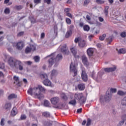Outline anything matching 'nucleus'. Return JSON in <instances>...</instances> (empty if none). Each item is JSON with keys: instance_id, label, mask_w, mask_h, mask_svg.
Returning <instances> with one entry per match:
<instances>
[{"instance_id": "20e7f679", "label": "nucleus", "mask_w": 126, "mask_h": 126, "mask_svg": "<svg viewBox=\"0 0 126 126\" xmlns=\"http://www.w3.org/2000/svg\"><path fill=\"white\" fill-rule=\"evenodd\" d=\"M49 57H52L48 61L50 66H52L54 64L55 61L59 62V61L63 60V55L62 54H58L56 59L55 58V54L54 53L50 55Z\"/></svg>"}, {"instance_id": "338daca9", "label": "nucleus", "mask_w": 126, "mask_h": 126, "mask_svg": "<svg viewBox=\"0 0 126 126\" xmlns=\"http://www.w3.org/2000/svg\"><path fill=\"white\" fill-rule=\"evenodd\" d=\"M86 18L87 19V20H90L91 19L90 16H89V15H87Z\"/></svg>"}, {"instance_id": "39448f33", "label": "nucleus", "mask_w": 126, "mask_h": 126, "mask_svg": "<svg viewBox=\"0 0 126 126\" xmlns=\"http://www.w3.org/2000/svg\"><path fill=\"white\" fill-rule=\"evenodd\" d=\"M40 76L42 79H45L42 82L44 85L49 86L50 87H54V85L52 84V82L48 79V75L46 73L41 74Z\"/></svg>"}, {"instance_id": "a878e982", "label": "nucleus", "mask_w": 126, "mask_h": 126, "mask_svg": "<svg viewBox=\"0 0 126 126\" xmlns=\"http://www.w3.org/2000/svg\"><path fill=\"white\" fill-rule=\"evenodd\" d=\"M72 33V32H71V31L70 30L67 31L65 35V38L69 37V36H70V35H71Z\"/></svg>"}, {"instance_id": "0eeeda50", "label": "nucleus", "mask_w": 126, "mask_h": 126, "mask_svg": "<svg viewBox=\"0 0 126 126\" xmlns=\"http://www.w3.org/2000/svg\"><path fill=\"white\" fill-rule=\"evenodd\" d=\"M70 71L74 73L73 76L77 75V67L73 63H71L70 65Z\"/></svg>"}, {"instance_id": "5fc2aeb1", "label": "nucleus", "mask_w": 126, "mask_h": 126, "mask_svg": "<svg viewBox=\"0 0 126 126\" xmlns=\"http://www.w3.org/2000/svg\"><path fill=\"white\" fill-rule=\"evenodd\" d=\"M34 3L36 4H38V3H41V0H33Z\"/></svg>"}, {"instance_id": "dca6fc26", "label": "nucleus", "mask_w": 126, "mask_h": 126, "mask_svg": "<svg viewBox=\"0 0 126 126\" xmlns=\"http://www.w3.org/2000/svg\"><path fill=\"white\" fill-rule=\"evenodd\" d=\"M70 50L72 54H73V55L75 57V58H76V55L77 54V50H76V48L75 47H72L70 48Z\"/></svg>"}, {"instance_id": "f704fd0d", "label": "nucleus", "mask_w": 126, "mask_h": 126, "mask_svg": "<svg viewBox=\"0 0 126 126\" xmlns=\"http://www.w3.org/2000/svg\"><path fill=\"white\" fill-rule=\"evenodd\" d=\"M90 2V0H85L83 4L84 6H87Z\"/></svg>"}, {"instance_id": "7ed1b4c3", "label": "nucleus", "mask_w": 126, "mask_h": 126, "mask_svg": "<svg viewBox=\"0 0 126 126\" xmlns=\"http://www.w3.org/2000/svg\"><path fill=\"white\" fill-rule=\"evenodd\" d=\"M111 100H112V94H111V92H109V91H107L105 95L101 96L99 98V101L101 104H104V102L109 103Z\"/></svg>"}, {"instance_id": "5701e85b", "label": "nucleus", "mask_w": 126, "mask_h": 126, "mask_svg": "<svg viewBox=\"0 0 126 126\" xmlns=\"http://www.w3.org/2000/svg\"><path fill=\"white\" fill-rule=\"evenodd\" d=\"M121 104L122 106H126V95L122 99Z\"/></svg>"}, {"instance_id": "423d86ee", "label": "nucleus", "mask_w": 126, "mask_h": 126, "mask_svg": "<svg viewBox=\"0 0 126 126\" xmlns=\"http://www.w3.org/2000/svg\"><path fill=\"white\" fill-rule=\"evenodd\" d=\"M75 99L78 100L79 103L81 105L82 104H84L86 102V97L83 96V94L82 93H76L74 95Z\"/></svg>"}, {"instance_id": "6e6552de", "label": "nucleus", "mask_w": 126, "mask_h": 126, "mask_svg": "<svg viewBox=\"0 0 126 126\" xmlns=\"http://www.w3.org/2000/svg\"><path fill=\"white\" fill-rule=\"evenodd\" d=\"M82 79L85 82H86L87 80H88V77L87 76V74L86 73V71H85V68H82Z\"/></svg>"}, {"instance_id": "c9c22d12", "label": "nucleus", "mask_w": 126, "mask_h": 126, "mask_svg": "<svg viewBox=\"0 0 126 126\" xmlns=\"http://www.w3.org/2000/svg\"><path fill=\"white\" fill-rule=\"evenodd\" d=\"M33 59L34 60V62L35 63H39V62H40V57L38 56H35L33 58Z\"/></svg>"}, {"instance_id": "4d7b16f0", "label": "nucleus", "mask_w": 126, "mask_h": 126, "mask_svg": "<svg viewBox=\"0 0 126 126\" xmlns=\"http://www.w3.org/2000/svg\"><path fill=\"white\" fill-rule=\"evenodd\" d=\"M26 119V115H22L21 116V120H25Z\"/></svg>"}, {"instance_id": "cd10ccee", "label": "nucleus", "mask_w": 126, "mask_h": 126, "mask_svg": "<svg viewBox=\"0 0 126 126\" xmlns=\"http://www.w3.org/2000/svg\"><path fill=\"white\" fill-rule=\"evenodd\" d=\"M83 29H84V31H87V32H88V31H89V30H90V27H89V26H88V25H85L83 27Z\"/></svg>"}, {"instance_id": "b1692460", "label": "nucleus", "mask_w": 126, "mask_h": 126, "mask_svg": "<svg viewBox=\"0 0 126 126\" xmlns=\"http://www.w3.org/2000/svg\"><path fill=\"white\" fill-rule=\"evenodd\" d=\"M69 104L70 105H72V106H75V105H76V100L74 99L73 100H70Z\"/></svg>"}, {"instance_id": "2eb2a0df", "label": "nucleus", "mask_w": 126, "mask_h": 126, "mask_svg": "<svg viewBox=\"0 0 126 126\" xmlns=\"http://www.w3.org/2000/svg\"><path fill=\"white\" fill-rule=\"evenodd\" d=\"M54 122L51 121H44L43 122V125L45 126H52Z\"/></svg>"}, {"instance_id": "f8f14e48", "label": "nucleus", "mask_w": 126, "mask_h": 126, "mask_svg": "<svg viewBox=\"0 0 126 126\" xmlns=\"http://www.w3.org/2000/svg\"><path fill=\"white\" fill-rule=\"evenodd\" d=\"M82 61L83 63H84V65L86 66H88L89 65V63H88V60H87V57L86 56H82Z\"/></svg>"}, {"instance_id": "e433bc0d", "label": "nucleus", "mask_w": 126, "mask_h": 126, "mask_svg": "<svg viewBox=\"0 0 126 126\" xmlns=\"http://www.w3.org/2000/svg\"><path fill=\"white\" fill-rule=\"evenodd\" d=\"M105 38H106V34H103L99 36V40L100 41H104Z\"/></svg>"}, {"instance_id": "4c0bfd02", "label": "nucleus", "mask_w": 126, "mask_h": 126, "mask_svg": "<svg viewBox=\"0 0 126 126\" xmlns=\"http://www.w3.org/2000/svg\"><path fill=\"white\" fill-rule=\"evenodd\" d=\"M4 13L5 14H9L10 13V10L8 8H6L4 11Z\"/></svg>"}, {"instance_id": "8fccbe9b", "label": "nucleus", "mask_w": 126, "mask_h": 126, "mask_svg": "<svg viewBox=\"0 0 126 126\" xmlns=\"http://www.w3.org/2000/svg\"><path fill=\"white\" fill-rule=\"evenodd\" d=\"M4 66V63H0V69H3Z\"/></svg>"}, {"instance_id": "a211bd4d", "label": "nucleus", "mask_w": 126, "mask_h": 126, "mask_svg": "<svg viewBox=\"0 0 126 126\" xmlns=\"http://www.w3.org/2000/svg\"><path fill=\"white\" fill-rule=\"evenodd\" d=\"M16 98H17V95L15 94H10L8 96V100H11L12 99H15Z\"/></svg>"}, {"instance_id": "aec40b11", "label": "nucleus", "mask_w": 126, "mask_h": 126, "mask_svg": "<svg viewBox=\"0 0 126 126\" xmlns=\"http://www.w3.org/2000/svg\"><path fill=\"white\" fill-rule=\"evenodd\" d=\"M78 89L81 91H82L85 89V85L84 84H80L78 85Z\"/></svg>"}, {"instance_id": "9d476101", "label": "nucleus", "mask_w": 126, "mask_h": 126, "mask_svg": "<svg viewBox=\"0 0 126 126\" xmlns=\"http://www.w3.org/2000/svg\"><path fill=\"white\" fill-rule=\"evenodd\" d=\"M50 101L53 105H57L60 102V98L59 97H54L51 98Z\"/></svg>"}, {"instance_id": "a19ab883", "label": "nucleus", "mask_w": 126, "mask_h": 126, "mask_svg": "<svg viewBox=\"0 0 126 126\" xmlns=\"http://www.w3.org/2000/svg\"><path fill=\"white\" fill-rule=\"evenodd\" d=\"M125 120H122V121H120L118 125V126H123L124 124H125Z\"/></svg>"}, {"instance_id": "72a5a7b5", "label": "nucleus", "mask_w": 126, "mask_h": 126, "mask_svg": "<svg viewBox=\"0 0 126 126\" xmlns=\"http://www.w3.org/2000/svg\"><path fill=\"white\" fill-rule=\"evenodd\" d=\"M117 94L120 96H124V95H126V93L122 91H118Z\"/></svg>"}, {"instance_id": "6e6d98bb", "label": "nucleus", "mask_w": 126, "mask_h": 126, "mask_svg": "<svg viewBox=\"0 0 126 126\" xmlns=\"http://www.w3.org/2000/svg\"><path fill=\"white\" fill-rule=\"evenodd\" d=\"M95 75V72L94 71H93L91 75H90V76H91V77H92V78H94V76Z\"/></svg>"}, {"instance_id": "bb28decb", "label": "nucleus", "mask_w": 126, "mask_h": 126, "mask_svg": "<svg viewBox=\"0 0 126 126\" xmlns=\"http://www.w3.org/2000/svg\"><path fill=\"white\" fill-rule=\"evenodd\" d=\"M126 49H125V48L120 49L118 51V53L119 54H126Z\"/></svg>"}, {"instance_id": "37998d69", "label": "nucleus", "mask_w": 126, "mask_h": 126, "mask_svg": "<svg viewBox=\"0 0 126 126\" xmlns=\"http://www.w3.org/2000/svg\"><path fill=\"white\" fill-rule=\"evenodd\" d=\"M62 98L65 101H67V100L68 99V97L65 95V94H63L62 95Z\"/></svg>"}, {"instance_id": "69168bd1", "label": "nucleus", "mask_w": 126, "mask_h": 126, "mask_svg": "<svg viewBox=\"0 0 126 126\" xmlns=\"http://www.w3.org/2000/svg\"><path fill=\"white\" fill-rule=\"evenodd\" d=\"M25 63H27L28 65H31V64H32V62L31 61H27Z\"/></svg>"}, {"instance_id": "ddd939ff", "label": "nucleus", "mask_w": 126, "mask_h": 126, "mask_svg": "<svg viewBox=\"0 0 126 126\" xmlns=\"http://www.w3.org/2000/svg\"><path fill=\"white\" fill-rule=\"evenodd\" d=\"M87 53L89 57H92L94 54V50L92 48H89L87 50Z\"/></svg>"}, {"instance_id": "864d4df0", "label": "nucleus", "mask_w": 126, "mask_h": 126, "mask_svg": "<svg viewBox=\"0 0 126 126\" xmlns=\"http://www.w3.org/2000/svg\"><path fill=\"white\" fill-rule=\"evenodd\" d=\"M90 125H91V120L88 119L86 126H90Z\"/></svg>"}, {"instance_id": "7c9ffc66", "label": "nucleus", "mask_w": 126, "mask_h": 126, "mask_svg": "<svg viewBox=\"0 0 126 126\" xmlns=\"http://www.w3.org/2000/svg\"><path fill=\"white\" fill-rule=\"evenodd\" d=\"M44 106H45V107H50V102L49 101L47 100H44Z\"/></svg>"}, {"instance_id": "774afa93", "label": "nucleus", "mask_w": 126, "mask_h": 126, "mask_svg": "<svg viewBox=\"0 0 126 126\" xmlns=\"http://www.w3.org/2000/svg\"><path fill=\"white\" fill-rule=\"evenodd\" d=\"M80 27H83L84 26V24L83 22H81L79 23Z\"/></svg>"}, {"instance_id": "ea45409f", "label": "nucleus", "mask_w": 126, "mask_h": 126, "mask_svg": "<svg viewBox=\"0 0 126 126\" xmlns=\"http://www.w3.org/2000/svg\"><path fill=\"white\" fill-rule=\"evenodd\" d=\"M96 2L97 3V4H103V3H104L105 1H103L102 0H96Z\"/></svg>"}, {"instance_id": "58836bf2", "label": "nucleus", "mask_w": 126, "mask_h": 126, "mask_svg": "<svg viewBox=\"0 0 126 126\" xmlns=\"http://www.w3.org/2000/svg\"><path fill=\"white\" fill-rule=\"evenodd\" d=\"M109 6H106L105 8V9H104V13L106 15V16H107L108 15V9H109Z\"/></svg>"}, {"instance_id": "1a4fd4ad", "label": "nucleus", "mask_w": 126, "mask_h": 126, "mask_svg": "<svg viewBox=\"0 0 126 126\" xmlns=\"http://www.w3.org/2000/svg\"><path fill=\"white\" fill-rule=\"evenodd\" d=\"M24 47V42L23 41H20L16 44V48L17 50L21 51Z\"/></svg>"}, {"instance_id": "09e8293b", "label": "nucleus", "mask_w": 126, "mask_h": 126, "mask_svg": "<svg viewBox=\"0 0 126 126\" xmlns=\"http://www.w3.org/2000/svg\"><path fill=\"white\" fill-rule=\"evenodd\" d=\"M4 121H5L4 118H2L1 119L0 126H4Z\"/></svg>"}, {"instance_id": "3c124183", "label": "nucleus", "mask_w": 126, "mask_h": 126, "mask_svg": "<svg viewBox=\"0 0 126 126\" xmlns=\"http://www.w3.org/2000/svg\"><path fill=\"white\" fill-rule=\"evenodd\" d=\"M23 35H24V32H21L18 33L17 36L18 37H21V36H23Z\"/></svg>"}, {"instance_id": "6ab92c4d", "label": "nucleus", "mask_w": 126, "mask_h": 126, "mask_svg": "<svg viewBox=\"0 0 126 126\" xmlns=\"http://www.w3.org/2000/svg\"><path fill=\"white\" fill-rule=\"evenodd\" d=\"M17 114V109H16V108L14 107L11 113V115L12 116V117H14V116H16Z\"/></svg>"}, {"instance_id": "4468645a", "label": "nucleus", "mask_w": 126, "mask_h": 126, "mask_svg": "<svg viewBox=\"0 0 126 126\" xmlns=\"http://www.w3.org/2000/svg\"><path fill=\"white\" fill-rule=\"evenodd\" d=\"M117 69V67H109V68H105L104 69V71L105 72H112V71H115Z\"/></svg>"}, {"instance_id": "e2e57ef3", "label": "nucleus", "mask_w": 126, "mask_h": 126, "mask_svg": "<svg viewBox=\"0 0 126 126\" xmlns=\"http://www.w3.org/2000/svg\"><path fill=\"white\" fill-rule=\"evenodd\" d=\"M98 20L100 22H103V21H104V19L101 17H98Z\"/></svg>"}, {"instance_id": "de8ad7c7", "label": "nucleus", "mask_w": 126, "mask_h": 126, "mask_svg": "<svg viewBox=\"0 0 126 126\" xmlns=\"http://www.w3.org/2000/svg\"><path fill=\"white\" fill-rule=\"evenodd\" d=\"M109 92H111L112 93H117V89H114V88H111L110 89V91Z\"/></svg>"}, {"instance_id": "2f4dec72", "label": "nucleus", "mask_w": 126, "mask_h": 126, "mask_svg": "<svg viewBox=\"0 0 126 126\" xmlns=\"http://www.w3.org/2000/svg\"><path fill=\"white\" fill-rule=\"evenodd\" d=\"M29 18L31 21V23H36V20L35 19V18H34V17L30 16V17H29Z\"/></svg>"}, {"instance_id": "f3484780", "label": "nucleus", "mask_w": 126, "mask_h": 126, "mask_svg": "<svg viewBox=\"0 0 126 126\" xmlns=\"http://www.w3.org/2000/svg\"><path fill=\"white\" fill-rule=\"evenodd\" d=\"M11 108V103H7L5 104V106L4 107V109L5 110H6L7 111H9Z\"/></svg>"}, {"instance_id": "680f3d73", "label": "nucleus", "mask_w": 126, "mask_h": 126, "mask_svg": "<svg viewBox=\"0 0 126 126\" xmlns=\"http://www.w3.org/2000/svg\"><path fill=\"white\" fill-rule=\"evenodd\" d=\"M40 38L41 39H44V38H45V33L44 32L41 33Z\"/></svg>"}, {"instance_id": "473e14b6", "label": "nucleus", "mask_w": 126, "mask_h": 126, "mask_svg": "<svg viewBox=\"0 0 126 126\" xmlns=\"http://www.w3.org/2000/svg\"><path fill=\"white\" fill-rule=\"evenodd\" d=\"M30 48L31 50L33 51L36 50V46H35L34 44H31Z\"/></svg>"}, {"instance_id": "c03bdc74", "label": "nucleus", "mask_w": 126, "mask_h": 126, "mask_svg": "<svg viewBox=\"0 0 126 126\" xmlns=\"http://www.w3.org/2000/svg\"><path fill=\"white\" fill-rule=\"evenodd\" d=\"M66 22L67 24H68L69 25H70L71 24V20L68 18H66Z\"/></svg>"}, {"instance_id": "c756f323", "label": "nucleus", "mask_w": 126, "mask_h": 126, "mask_svg": "<svg viewBox=\"0 0 126 126\" xmlns=\"http://www.w3.org/2000/svg\"><path fill=\"white\" fill-rule=\"evenodd\" d=\"M14 8L17 10H20L23 8V6L22 5H16L14 6Z\"/></svg>"}, {"instance_id": "9b49d317", "label": "nucleus", "mask_w": 126, "mask_h": 126, "mask_svg": "<svg viewBox=\"0 0 126 126\" xmlns=\"http://www.w3.org/2000/svg\"><path fill=\"white\" fill-rule=\"evenodd\" d=\"M87 43L86 41L84 40H81L78 42V46L80 48H84V47H86L87 46Z\"/></svg>"}, {"instance_id": "13d9d810", "label": "nucleus", "mask_w": 126, "mask_h": 126, "mask_svg": "<svg viewBox=\"0 0 126 126\" xmlns=\"http://www.w3.org/2000/svg\"><path fill=\"white\" fill-rule=\"evenodd\" d=\"M44 2H46L47 4L51 3V0H44Z\"/></svg>"}, {"instance_id": "79ce46f5", "label": "nucleus", "mask_w": 126, "mask_h": 126, "mask_svg": "<svg viewBox=\"0 0 126 126\" xmlns=\"http://www.w3.org/2000/svg\"><path fill=\"white\" fill-rule=\"evenodd\" d=\"M31 51H32L31 50V48H30V47H27L26 48L25 52L26 53V54H28V53H30V52H31Z\"/></svg>"}, {"instance_id": "a18cd8bd", "label": "nucleus", "mask_w": 126, "mask_h": 126, "mask_svg": "<svg viewBox=\"0 0 126 126\" xmlns=\"http://www.w3.org/2000/svg\"><path fill=\"white\" fill-rule=\"evenodd\" d=\"M13 79L14 80H15V81H16V82H18V83H19V77L16 76H14Z\"/></svg>"}, {"instance_id": "052dcab7", "label": "nucleus", "mask_w": 126, "mask_h": 126, "mask_svg": "<svg viewBox=\"0 0 126 126\" xmlns=\"http://www.w3.org/2000/svg\"><path fill=\"white\" fill-rule=\"evenodd\" d=\"M66 15L68 17H70V18L72 19V15L70 13H67Z\"/></svg>"}, {"instance_id": "393cba45", "label": "nucleus", "mask_w": 126, "mask_h": 126, "mask_svg": "<svg viewBox=\"0 0 126 126\" xmlns=\"http://www.w3.org/2000/svg\"><path fill=\"white\" fill-rule=\"evenodd\" d=\"M58 71L57 70L53 69L51 72V76H56L58 75Z\"/></svg>"}, {"instance_id": "f257e3e1", "label": "nucleus", "mask_w": 126, "mask_h": 126, "mask_svg": "<svg viewBox=\"0 0 126 126\" xmlns=\"http://www.w3.org/2000/svg\"><path fill=\"white\" fill-rule=\"evenodd\" d=\"M46 90L42 85H39L37 87L30 88L28 90V94L31 95H34L37 97L38 99H42V98H44V94H42V92L45 93Z\"/></svg>"}, {"instance_id": "f03ea898", "label": "nucleus", "mask_w": 126, "mask_h": 126, "mask_svg": "<svg viewBox=\"0 0 126 126\" xmlns=\"http://www.w3.org/2000/svg\"><path fill=\"white\" fill-rule=\"evenodd\" d=\"M8 63L11 67H16L21 71L23 70V63L21 61L17 60L13 57H10L8 59Z\"/></svg>"}, {"instance_id": "0e129e2a", "label": "nucleus", "mask_w": 126, "mask_h": 126, "mask_svg": "<svg viewBox=\"0 0 126 126\" xmlns=\"http://www.w3.org/2000/svg\"><path fill=\"white\" fill-rule=\"evenodd\" d=\"M54 32H57V31H58V26L55 25L54 27Z\"/></svg>"}, {"instance_id": "49530a36", "label": "nucleus", "mask_w": 126, "mask_h": 126, "mask_svg": "<svg viewBox=\"0 0 126 126\" xmlns=\"http://www.w3.org/2000/svg\"><path fill=\"white\" fill-rule=\"evenodd\" d=\"M120 35L121 36V37L122 38H126V32H122Z\"/></svg>"}, {"instance_id": "bf43d9fd", "label": "nucleus", "mask_w": 126, "mask_h": 126, "mask_svg": "<svg viewBox=\"0 0 126 126\" xmlns=\"http://www.w3.org/2000/svg\"><path fill=\"white\" fill-rule=\"evenodd\" d=\"M82 112V108L78 109L77 110V113L78 114H80V113H81Z\"/></svg>"}, {"instance_id": "c85d7f7f", "label": "nucleus", "mask_w": 126, "mask_h": 126, "mask_svg": "<svg viewBox=\"0 0 126 126\" xmlns=\"http://www.w3.org/2000/svg\"><path fill=\"white\" fill-rule=\"evenodd\" d=\"M106 40L108 42V44H111L113 41V37L109 36L108 38H106Z\"/></svg>"}, {"instance_id": "603ef678", "label": "nucleus", "mask_w": 126, "mask_h": 126, "mask_svg": "<svg viewBox=\"0 0 126 126\" xmlns=\"http://www.w3.org/2000/svg\"><path fill=\"white\" fill-rule=\"evenodd\" d=\"M64 12L66 13H68L69 11H70V8H65L64 10Z\"/></svg>"}, {"instance_id": "4be33fe9", "label": "nucleus", "mask_w": 126, "mask_h": 126, "mask_svg": "<svg viewBox=\"0 0 126 126\" xmlns=\"http://www.w3.org/2000/svg\"><path fill=\"white\" fill-rule=\"evenodd\" d=\"M42 116L45 118H50V117L51 116V113H50V112L46 111L42 113Z\"/></svg>"}, {"instance_id": "412c9836", "label": "nucleus", "mask_w": 126, "mask_h": 126, "mask_svg": "<svg viewBox=\"0 0 126 126\" xmlns=\"http://www.w3.org/2000/svg\"><path fill=\"white\" fill-rule=\"evenodd\" d=\"M66 44H64L61 47V52L63 53V54H66Z\"/></svg>"}]
</instances>
